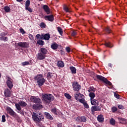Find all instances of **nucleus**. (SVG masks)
I'll use <instances>...</instances> for the list:
<instances>
[{"mask_svg": "<svg viewBox=\"0 0 127 127\" xmlns=\"http://www.w3.org/2000/svg\"><path fill=\"white\" fill-rule=\"evenodd\" d=\"M34 79L37 81V83L40 88L41 86L44 85V83H45V81H46V80L43 78V75L42 74H38L35 76Z\"/></svg>", "mask_w": 127, "mask_h": 127, "instance_id": "1", "label": "nucleus"}, {"mask_svg": "<svg viewBox=\"0 0 127 127\" xmlns=\"http://www.w3.org/2000/svg\"><path fill=\"white\" fill-rule=\"evenodd\" d=\"M32 117L33 121L34 122H37V123H39V122H41V121H42V120L44 119V117L40 112L38 113L33 112L32 115Z\"/></svg>", "mask_w": 127, "mask_h": 127, "instance_id": "2", "label": "nucleus"}, {"mask_svg": "<svg viewBox=\"0 0 127 127\" xmlns=\"http://www.w3.org/2000/svg\"><path fill=\"white\" fill-rule=\"evenodd\" d=\"M42 98L43 101L48 104H49L51 101L54 100V97L52 95L50 94H45L42 95Z\"/></svg>", "mask_w": 127, "mask_h": 127, "instance_id": "3", "label": "nucleus"}, {"mask_svg": "<svg viewBox=\"0 0 127 127\" xmlns=\"http://www.w3.org/2000/svg\"><path fill=\"white\" fill-rule=\"evenodd\" d=\"M96 78L100 80V81H102L103 83L106 84V85H109V86H112V83L110 82L107 78H105L104 76L101 75H96Z\"/></svg>", "mask_w": 127, "mask_h": 127, "instance_id": "4", "label": "nucleus"}, {"mask_svg": "<svg viewBox=\"0 0 127 127\" xmlns=\"http://www.w3.org/2000/svg\"><path fill=\"white\" fill-rule=\"evenodd\" d=\"M6 110L10 116L13 117V118H18V115H17V114H16L10 107H7L6 108Z\"/></svg>", "mask_w": 127, "mask_h": 127, "instance_id": "5", "label": "nucleus"}, {"mask_svg": "<svg viewBox=\"0 0 127 127\" xmlns=\"http://www.w3.org/2000/svg\"><path fill=\"white\" fill-rule=\"evenodd\" d=\"M27 106V104L24 101H20L18 103L15 104V107L17 110H21V107H24Z\"/></svg>", "mask_w": 127, "mask_h": 127, "instance_id": "6", "label": "nucleus"}, {"mask_svg": "<svg viewBox=\"0 0 127 127\" xmlns=\"http://www.w3.org/2000/svg\"><path fill=\"white\" fill-rule=\"evenodd\" d=\"M30 100L31 102L34 103V104H42V101H41V99L38 97H36L35 96H31L30 97Z\"/></svg>", "mask_w": 127, "mask_h": 127, "instance_id": "7", "label": "nucleus"}, {"mask_svg": "<svg viewBox=\"0 0 127 127\" xmlns=\"http://www.w3.org/2000/svg\"><path fill=\"white\" fill-rule=\"evenodd\" d=\"M72 88L74 91L79 92L81 90V85L78 82H73L72 83Z\"/></svg>", "mask_w": 127, "mask_h": 127, "instance_id": "8", "label": "nucleus"}, {"mask_svg": "<svg viewBox=\"0 0 127 127\" xmlns=\"http://www.w3.org/2000/svg\"><path fill=\"white\" fill-rule=\"evenodd\" d=\"M12 94V91L10 89L6 88L4 91V95L6 98H9V97H11Z\"/></svg>", "mask_w": 127, "mask_h": 127, "instance_id": "9", "label": "nucleus"}, {"mask_svg": "<svg viewBox=\"0 0 127 127\" xmlns=\"http://www.w3.org/2000/svg\"><path fill=\"white\" fill-rule=\"evenodd\" d=\"M6 85L8 88H9V89H12V87H13V84L12 83V79L8 78L6 81Z\"/></svg>", "mask_w": 127, "mask_h": 127, "instance_id": "10", "label": "nucleus"}, {"mask_svg": "<svg viewBox=\"0 0 127 127\" xmlns=\"http://www.w3.org/2000/svg\"><path fill=\"white\" fill-rule=\"evenodd\" d=\"M42 108H43L42 103H37V104H34L33 105V109H34V110H41Z\"/></svg>", "mask_w": 127, "mask_h": 127, "instance_id": "11", "label": "nucleus"}, {"mask_svg": "<svg viewBox=\"0 0 127 127\" xmlns=\"http://www.w3.org/2000/svg\"><path fill=\"white\" fill-rule=\"evenodd\" d=\"M45 57H46V56L42 54V53H39L37 55V58L38 60H44V59H45Z\"/></svg>", "mask_w": 127, "mask_h": 127, "instance_id": "12", "label": "nucleus"}, {"mask_svg": "<svg viewBox=\"0 0 127 127\" xmlns=\"http://www.w3.org/2000/svg\"><path fill=\"white\" fill-rule=\"evenodd\" d=\"M92 114H95V112H99L101 111L100 107L92 106L91 108Z\"/></svg>", "mask_w": 127, "mask_h": 127, "instance_id": "13", "label": "nucleus"}, {"mask_svg": "<svg viewBox=\"0 0 127 127\" xmlns=\"http://www.w3.org/2000/svg\"><path fill=\"white\" fill-rule=\"evenodd\" d=\"M17 45L23 48H27V47H28V44H27L26 42H19L17 43Z\"/></svg>", "mask_w": 127, "mask_h": 127, "instance_id": "14", "label": "nucleus"}, {"mask_svg": "<svg viewBox=\"0 0 127 127\" xmlns=\"http://www.w3.org/2000/svg\"><path fill=\"white\" fill-rule=\"evenodd\" d=\"M41 39L49 40V39H50V35H49V34H46L45 35L42 34L41 35Z\"/></svg>", "mask_w": 127, "mask_h": 127, "instance_id": "15", "label": "nucleus"}, {"mask_svg": "<svg viewBox=\"0 0 127 127\" xmlns=\"http://www.w3.org/2000/svg\"><path fill=\"white\" fill-rule=\"evenodd\" d=\"M45 20H49V21L52 22L54 20V16L52 15L45 16Z\"/></svg>", "mask_w": 127, "mask_h": 127, "instance_id": "16", "label": "nucleus"}, {"mask_svg": "<svg viewBox=\"0 0 127 127\" xmlns=\"http://www.w3.org/2000/svg\"><path fill=\"white\" fill-rule=\"evenodd\" d=\"M83 95L80 93H79L78 92H76V93L74 94V98L76 101H79V99L80 98H83Z\"/></svg>", "mask_w": 127, "mask_h": 127, "instance_id": "17", "label": "nucleus"}, {"mask_svg": "<svg viewBox=\"0 0 127 127\" xmlns=\"http://www.w3.org/2000/svg\"><path fill=\"white\" fill-rule=\"evenodd\" d=\"M104 118L103 115H99L97 117V120L98 121V122H99V123H104Z\"/></svg>", "mask_w": 127, "mask_h": 127, "instance_id": "18", "label": "nucleus"}, {"mask_svg": "<svg viewBox=\"0 0 127 127\" xmlns=\"http://www.w3.org/2000/svg\"><path fill=\"white\" fill-rule=\"evenodd\" d=\"M57 66L59 68H63L64 66V63L62 61H59L58 62Z\"/></svg>", "mask_w": 127, "mask_h": 127, "instance_id": "19", "label": "nucleus"}, {"mask_svg": "<svg viewBox=\"0 0 127 127\" xmlns=\"http://www.w3.org/2000/svg\"><path fill=\"white\" fill-rule=\"evenodd\" d=\"M91 104L92 106H97L98 104H99V101L98 100H95V99H90Z\"/></svg>", "mask_w": 127, "mask_h": 127, "instance_id": "20", "label": "nucleus"}, {"mask_svg": "<svg viewBox=\"0 0 127 127\" xmlns=\"http://www.w3.org/2000/svg\"><path fill=\"white\" fill-rule=\"evenodd\" d=\"M43 8L45 11H46V12L47 13V14H49V13H50V10H49V7H48V6H47V5H44L43 6Z\"/></svg>", "mask_w": 127, "mask_h": 127, "instance_id": "21", "label": "nucleus"}, {"mask_svg": "<svg viewBox=\"0 0 127 127\" xmlns=\"http://www.w3.org/2000/svg\"><path fill=\"white\" fill-rule=\"evenodd\" d=\"M45 116H46L47 119H48V120H53V117H52V116H51V115H50V114L47 113V112H45L44 113Z\"/></svg>", "mask_w": 127, "mask_h": 127, "instance_id": "22", "label": "nucleus"}, {"mask_svg": "<svg viewBox=\"0 0 127 127\" xmlns=\"http://www.w3.org/2000/svg\"><path fill=\"white\" fill-rule=\"evenodd\" d=\"M69 69L72 73V74H76L77 73V69L74 66H70Z\"/></svg>", "mask_w": 127, "mask_h": 127, "instance_id": "23", "label": "nucleus"}, {"mask_svg": "<svg viewBox=\"0 0 127 127\" xmlns=\"http://www.w3.org/2000/svg\"><path fill=\"white\" fill-rule=\"evenodd\" d=\"M51 48L53 49L54 50H56L58 48V44H57L56 43H53L51 45Z\"/></svg>", "mask_w": 127, "mask_h": 127, "instance_id": "24", "label": "nucleus"}, {"mask_svg": "<svg viewBox=\"0 0 127 127\" xmlns=\"http://www.w3.org/2000/svg\"><path fill=\"white\" fill-rule=\"evenodd\" d=\"M40 53L42 54H44V55H45L46 54H47V50L45 48H42L40 49Z\"/></svg>", "mask_w": 127, "mask_h": 127, "instance_id": "25", "label": "nucleus"}, {"mask_svg": "<svg viewBox=\"0 0 127 127\" xmlns=\"http://www.w3.org/2000/svg\"><path fill=\"white\" fill-rule=\"evenodd\" d=\"M104 45L106 46V47H109L110 48H112V47H113V44H112L110 42H106Z\"/></svg>", "mask_w": 127, "mask_h": 127, "instance_id": "26", "label": "nucleus"}, {"mask_svg": "<svg viewBox=\"0 0 127 127\" xmlns=\"http://www.w3.org/2000/svg\"><path fill=\"white\" fill-rule=\"evenodd\" d=\"M37 44H38L39 45H40L41 46H42L45 44L44 41L41 40H38L37 42Z\"/></svg>", "mask_w": 127, "mask_h": 127, "instance_id": "27", "label": "nucleus"}, {"mask_svg": "<svg viewBox=\"0 0 127 127\" xmlns=\"http://www.w3.org/2000/svg\"><path fill=\"white\" fill-rule=\"evenodd\" d=\"M89 96L90 97V100L94 99V98L96 97V95H95V93H94V92L89 93Z\"/></svg>", "mask_w": 127, "mask_h": 127, "instance_id": "28", "label": "nucleus"}, {"mask_svg": "<svg viewBox=\"0 0 127 127\" xmlns=\"http://www.w3.org/2000/svg\"><path fill=\"white\" fill-rule=\"evenodd\" d=\"M110 125L112 126H115L116 125V120L115 119L112 118L110 121Z\"/></svg>", "mask_w": 127, "mask_h": 127, "instance_id": "29", "label": "nucleus"}, {"mask_svg": "<svg viewBox=\"0 0 127 127\" xmlns=\"http://www.w3.org/2000/svg\"><path fill=\"white\" fill-rule=\"evenodd\" d=\"M4 10L5 12H10V8L8 7V6H6L4 7Z\"/></svg>", "mask_w": 127, "mask_h": 127, "instance_id": "30", "label": "nucleus"}, {"mask_svg": "<svg viewBox=\"0 0 127 127\" xmlns=\"http://www.w3.org/2000/svg\"><path fill=\"white\" fill-rule=\"evenodd\" d=\"M8 39L7 38V37H4V36H1L0 37V40H2L3 41H7Z\"/></svg>", "mask_w": 127, "mask_h": 127, "instance_id": "31", "label": "nucleus"}, {"mask_svg": "<svg viewBox=\"0 0 127 127\" xmlns=\"http://www.w3.org/2000/svg\"><path fill=\"white\" fill-rule=\"evenodd\" d=\"M80 122H82V123H86L87 119H86V117L85 116H82L80 118Z\"/></svg>", "mask_w": 127, "mask_h": 127, "instance_id": "32", "label": "nucleus"}, {"mask_svg": "<svg viewBox=\"0 0 127 127\" xmlns=\"http://www.w3.org/2000/svg\"><path fill=\"white\" fill-rule=\"evenodd\" d=\"M64 9L66 11V12H70V10L69 9V8L66 5L64 6Z\"/></svg>", "mask_w": 127, "mask_h": 127, "instance_id": "33", "label": "nucleus"}, {"mask_svg": "<svg viewBox=\"0 0 127 127\" xmlns=\"http://www.w3.org/2000/svg\"><path fill=\"white\" fill-rule=\"evenodd\" d=\"M30 5V0H27L25 2V7H28Z\"/></svg>", "mask_w": 127, "mask_h": 127, "instance_id": "34", "label": "nucleus"}, {"mask_svg": "<svg viewBox=\"0 0 127 127\" xmlns=\"http://www.w3.org/2000/svg\"><path fill=\"white\" fill-rule=\"evenodd\" d=\"M58 31L61 35H62V34H63V31L62 30L61 27H58Z\"/></svg>", "mask_w": 127, "mask_h": 127, "instance_id": "35", "label": "nucleus"}, {"mask_svg": "<svg viewBox=\"0 0 127 127\" xmlns=\"http://www.w3.org/2000/svg\"><path fill=\"white\" fill-rule=\"evenodd\" d=\"M22 66H26L27 65H30V63L29 62H25L21 63Z\"/></svg>", "mask_w": 127, "mask_h": 127, "instance_id": "36", "label": "nucleus"}, {"mask_svg": "<svg viewBox=\"0 0 127 127\" xmlns=\"http://www.w3.org/2000/svg\"><path fill=\"white\" fill-rule=\"evenodd\" d=\"M40 27H41L42 28H45V27H46V25L45 24V23H44V22H42L40 24Z\"/></svg>", "mask_w": 127, "mask_h": 127, "instance_id": "37", "label": "nucleus"}, {"mask_svg": "<svg viewBox=\"0 0 127 127\" xmlns=\"http://www.w3.org/2000/svg\"><path fill=\"white\" fill-rule=\"evenodd\" d=\"M64 96L66 97V99H68V100H70L71 99V96L69 95L68 93H65Z\"/></svg>", "mask_w": 127, "mask_h": 127, "instance_id": "38", "label": "nucleus"}, {"mask_svg": "<svg viewBox=\"0 0 127 127\" xmlns=\"http://www.w3.org/2000/svg\"><path fill=\"white\" fill-rule=\"evenodd\" d=\"M79 102H80V103H81V104H83V105L84 104V103H85L86 102H85V99H84V98H79L78 100Z\"/></svg>", "mask_w": 127, "mask_h": 127, "instance_id": "39", "label": "nucleus"}, {"mask_svg": "<svg viewBox=\"0 0 127 127\" xmlns=\"http://www.w3.org/2000/svg\"><path fill=\"white\" fill-rule=\"evenodd\" d=\"M105 30L107 33H111V29L109 27L105 28Z\"/></svg>", "mask_w": 127, "mask_h": 127, "instance_id": "40", "label": "nucleus"}, {"mask_svg": "<svg viewBox=\"0 0 127 127\" xmlns=\"http://www.w3.org/2000/svg\"><path fill=\"white\" fill-rule=\"evenodd\" d=\"M25 10H28V11H29V12H32L33 11L32 9L29 7H26Z\"/></svg>", "mask_w": 127, "mask_h": 127, "instance_id": "41", "label": "nucleus"}, {"mask_svg": "<svg viewBox=\"0 0 127 127\" xmlns=\"http://www.w3.org/2000/svg\"><path fill=\"white\" fill-rule=\"evenodd\" d=\"M83 106L84 108L86 109H90V107H89V105L86 102L84 103Z\"/></svg>", "mask_w": 127, "mask_h": 127, "instance_id": "42", "label": "nucleus"}, {"mask_svg": "<svg viewBox=\"0 0 127 127\" xmlns=\"http://www.w3.org/2000/svg\"><path fill=\"white\" fill-rule=\"evenodd\" d=\"M117 111H118V108H117V107H112V111L113 112V113H115V112H117Z\"/></svg>", "mask_w": 127, "mask_h": 127, "instance_id": "43", "label": "nucleus"}, {"mask_svg": "<svg viewBox=\"0 0 127 127\" xmlns=\"http://www.w3.org/2000/svg\"><path fill=\"white\" fill-rule=\"evenodd\" d=\"M51 112L55 114V115H57V112H56V108H53L51 110Z\"/></svg>", "mask_w": 127, "mask_h": 127, "instance_id": "44", "label": "nucleus"}, {"mask_svg": "<svg viewBox=\"0 0 127 127\" xmlns=\"http://www.w3.org/2000/svg\"><path fill=\"white\" fill-rule=\"evenodd\" d=\"M19 30H20V32L22 33V34H25V31L23 29L20 28Z\"/></svg>", "mask_w": 127, "mask_h": 127, "instance_id": "45", "label": "nucleus"}, {"mask_svg": "<svg viewBox=\"0 0 127 127\" xmlns=\"http://www.w3.org/2000/svg\"><path fill=\"white\" fill-rule=\"evenodd\" d=\"M5 116L3 115L2 116V122L5 123Z\"/></svg>", "mask_w": 127, "mask_h": 127, "instance_id": "46", "label": "nucleus"}, {"mask_svg": "<svg viewBox=\"0 0 127 127\" xmlns=\"http://www.w3.org/2000/svg\"><path fill=\"white\" fill-rule=\"evenodd\" d=\"M36 37L37 39H41V35L40 34H37L36 35Z\"/></svg>", "mask_w": 127, "mask_h": 127, "instance_id": "47", "label": "nucleus"}, {"mask_svg": "<svg viewBox=\"0 0 127 127\" xmlns=\"http://www.w3.org/2000/svg\"><path fill=\"white\" fill-rule=\"evenodd\" d=\"M118 108H119V109H120L121 110H124V109H125V107L124 106H123L122 105H118Z\"/></svg>", "mask_w": 127, "mask_h": 127, "instance_id": "48", "label": "nucleus"}, {"mask_svg": "<svg viewBox=\"0 0 127 127\" xmlns=\"http://www.w3.org/2000/svg\"><path fill=\"white\" fill-rule=\"evenodd\" d=\"M18 112L17 113H19V114H20L21 115H24V113H23V111L21 110H18Z\"/></svg>", "mask_w": 127, "mask_h": 127, "instance_id": "49", "label": "nucleus"}, {"mask_svg": "<svg viewBox=\"0 0 127 127\" xmlns=\"http://www.w3.org/2000/svg\"><path fill=\"white\" fill-rule=\"evenodd\" d=\"M76 35H77V32H76V31L72 32L71 33V36L74 37L76 36Z\"/></svg>", "mask_w": 127, "mask_h": 127, "instance_id": "50", "label": "nucleus"}, {"mask_svg": "<svg viewBox=\"0 0 127 127\" xmlns=\"http://www.w3.org/2000/svg\"><path fill=\"white\" fill-rule=\"evenodd\" d=\"M29 38L30 39V40H33V39H34L33 35H32L31 34H29Z\"/></svg>", "mask_w": 127, "mask_h": 127, "instance_id": "51", "label": "nucleus"}, {"mask_svg": "<svg viewBox=\"0 0 127 127\" xmlns=\"http://www.w3.org/2000/svg\"><path fill=\"white\" fill-rule=\"evenodd\" d=\"M114 96L117 99H120V95L116 93L114 94Z\"/></svg>", "mask_w": 127, "mask_h": 127, "instance_id": "52", "label": "nucleus"}, {"mask_svg": "<svg viewBox=\"0 0 127 127\" xmlns=\"http://www.w3.org/2000/svg\"><path fill=\"white\" fill-rule=\"evenodd\" d=\"M65 50L68 52V53H70L71 52V50L69 47H66L65 48Z\"/></svg>", "mask_w": 127, "mask_h": 127, "instance_id": "53", "label": "nucleus"}, {"mask_svg": "<svg viewBox=\"0 0 127 127\" xmlns=\"http://www.w3.org/2000/svg\"><path fill=\"white\" fill-rule=\"evenodd\" d=\"M52 73L49 72L48 73V78H52Z\"/></svg>", "mask_w": 127, "mask_h": 127, "instance_id": "54", "label": "nucleus"}, {"mask_svg": "<svg viewBox=\"0 0 127 127\" xmlns=\"http://www.w3.org/2000/svg\"><path fill=\"white\" fill-rule=\"evenodd\" d=\"M7 34V33H4V32H2L0 34L1 36H5V35H6Z\"/></svg>", "mask_w": 127, "mask_h": 127, "instance_id": "55", "label": "nucleus"}, {"mask_svg": "<svg viewBox=\"0 0 127 127\" xmlns=\"http://www.w3.org/2000/svg\"><path fill=\"white\" fill-rule=\"evenodd\" d=\"M90 91H92L93 92H95L96 90L93 88H90Z\"/></svg>", "mask_w": 127, "mask_h": 127, "instance_id": "56", "label": "nucleus"}, {"mask_svg": "<svg viewBox=\"0 0 127 127\" xmlns=\"http://www.w3.org/2000/svg\"><path fill=\"white\" fill-rule=\"evenodd\" d=\"M109 67H113V64H109Z\"/></svg>", "mask_w": 127, "mask_h": 127, "instance_id": "57", "label": "nucleus"}, {"mask_svg": "<svg viewBox=\"0 0 127 127\" xmlns=\"http://www.w3.org/2000/svg\"><path fill=\"white\" fill-rule=\"evenodd\" d=\"M22 0H17V1L20 2V1H22Z\"/></svg>", "mask_w": 127, "mask_h": 127, "instance_id": "58", "label": "nucleus"}, {"mask_svg": "<svg viewBox=\"0 0 127 127\" xmlns=\"http://www.w3.org/2000/svg\"><path fill=\"white\" fill-rule=\"evenodd\" d=\"M77 127H81V126H77Z\"/></svg>", "mask_w": 127, "mask_h": 127, "instance_id": "59", "label": "nucleus"}, {"mask_svg": "<svg viewBox=\"0 0 127 127\" xmlns=\"http://www.w3.org/2000/svg\"><path fill=\"white\" fill-rule=\"evenodd\" d=\"M39 0L42 1L43 0Z\"/></svg>", "mask_w": 127, "mask_h": 127, "instance_id": "60", "label": "nucleus"}]
</instances>
